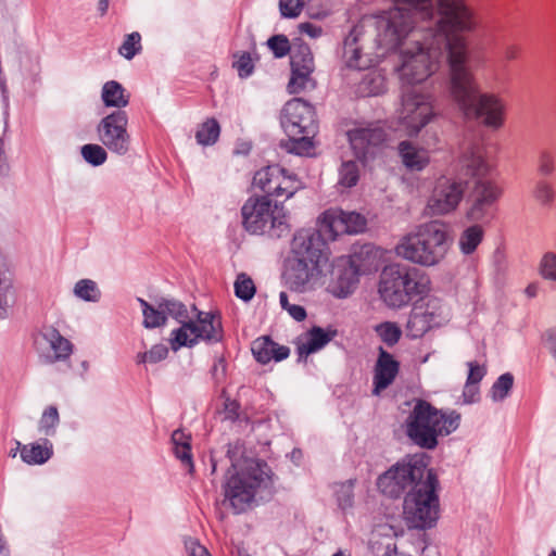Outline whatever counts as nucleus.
Returning <instances> with one entry per match:
<instances>
[{
	"label": "nucleus",
	"instance_id": "obj_26",
	"mask_svg": "<svg viewBox=\"0 0 556 556\" xmlns=\"http://www.w3.org/2000/svg\"><path fill=\"white\" fill-rule=\"evenodd\" d=\"M194 329L203 341L217 342L223 338L220 317L210 312H199L197 314Z\"/></svg>",
	"mask_w": 556,
	"mask_h": 556
},
{
	"label": "nucleus",
	"instance_id": "obj_9",
	"mask_svg": "<svg viewBox=\"0 0 556 556\" xmlns=\"http://www.w3.org/2000/svg\"><path fill=\"white\" fill-rule=\"evenodd\" d=\"M384 33L380 20L377 16L362 17L344 39L342 58L345 65L349 68L358 71L369 68L374 63V59L366 49L367 43L372 39L386 51L396 50V48L403 43L396 42L389 45L383 39Z\"/></svg>",
	"mask_w": 556,
	"mask_h": 556
},
{
	"label": "nucleus",
	"instance_id": "obj_59",
	"mask_svg": "<svg viewBox=\"0 0 556 556\" xmlns=\"http://www.w3.org/2000/svg\"><path fill=\"white\" fill-rule=\"evenodd\" d=\"M490 206V204L475 199L471 207L467 211L466 216L469 220L480 222L486 216Z\"/></svg>",
	"mask_w": 556,
	"mask_h": 556
},
{
	"label": "nucleus",
	"instance_id": "obj_35",
	"mask_svg": "<svg viewBox=\"0 0 556 556\" xmlns=\"http://www.w3.org/2000/svg\"><path fill=\"white\" fill-rule=\"evenodd\" d=\"M315 134H300L295 137H290L286 141H281L280 146L287 152L294 153L298 155H311L314 149L312 137Z\"/></svg>",
	"mask_w": 556,
	"mask_h": 556
},
{
	"label": "nucleus",
	"instance_id": "obj_38",
	"mask_svg": "<svg viewBox=\"0 0 556 556\" xmlns=\"http://www.w3.org/2000/svg\"><path fill=\"white\" fill-rule=\"evenodd\" d=\"M219 132L218 122L215 118H208L200 125L195 132V139L202 146H210L217 141Z\"/></svg>",
	"mask_w": 556,
	"mask_h": 556
},
{
	"label": "nucleus",
	"instance_id": "obj_57",
	"mask_svg": "<svg viewBox=\"0 0 556 556\" xmlns=\"http://www.w3.org/2000/svg\"><path fill=\"white\" fill-rule=\"evenodd\" d=\"M233 67L238 71L240 77H248L252 74L254 65L249 53L244 52L233 62Z\"/></svg>",
	"mask_w": 556,
	"mask_h": 556
},
{
	"label": "nucleus",
	"instance_id": "obj_6",
	"mask_svg": "<svg viewBox=\"0 0 556 556\" xmlns=\"http://www.w3.org/2000/svg\"><path fill=\"white\" fill-rule=\"evenodd\" d=\"M448 251L446 225L431 220L416 227L403 236L396 247L397 256L420 266L431 267L440 264Z\"/></svg>",
	"mask_w": 556,
	"mask_h": 556
},
{
	"label": "nucleus",
	"instance_id": "obj_42",
	"mask_svg": "<svg viewBox=\"0 0 556 556\" xmlns=\"http://www.w3.org/2000/svg\"><path fill=\"white\" fill-rule=\"evenodd\" d=\"M302 188V182L295 175L288 174L282 168L281 178L279 179L278 194L276 198L285 197L286 199L292 197L298 190Z\"/></svg>",
	"mask_w": 556,
	"mask_h": 556
},
{
	"label": "nucleus",
	"instance_id": "obj_20",
	"mask_svg": "<svg viewBox=\"0 0 556 556\" xmlns=\"http://www.w3.org/2000/svg\"><path fill=\"white\" fill-rule=\"evenodd\" d=\"M349 139L357 157L366 159L372 150L381 146L387 138L386 131L378 123L368 124L349 131Z\"/></svg>",
	"mask_w": 556,
	"mask_h": 556
},
{
	"label": "nucleus",
	"instance_id": "obj_37",
	"mask_svg": "<svg viewBox=\"0 0 556 556\" xmlns=\"http://www.w3.org/2000/svg\"><path fill=\"white\" fill-rule=\"evenodd\" d=\"M43 338L49 342L50 348L53 350L56 359L66 358L71 355V342L64 337H62L56 329H48L43 333Z\"/></svg>",
	"mask_w": 556,
	"mask_h": 556
},
{
	"label": "nucleus",
	"instance_id": "obj_24",
	"mask_svg": "<svg viewBox=\"0 0 556 556\" xmlns=\"http://www.w3.org/2000/svg\"><path fill=\"white\" fill-rule=\"evenodd\" d=\"M337 334L336 330H324L320 327H313L296 340V350L300 357L308 356L323 349Z\"/></svg>",
	"mask_w": 556,
	"mask_h": 556
},
{
	"label": "nucleus",
	"instance_id": "obj_60",
	"mask_svg": "<svg viewBox=\"0 0 556 556\" xmlns=\"http://www.w3.org/2000/svg\"><path fill=\"white\" fill-rule=\"evenodd\" d=\"M186 549L188 556H210L208 551L205 546L201 545L195 540H187L186 541Z\"/></svg>",
	"mask_w": 556,
	"mask_h": 556
},
{
	"label": "nucleus",
	"instance_id": "obj_31",
	"mask_svg": "<svg viewBox=\"0 0 556 556\" xmlns=\"http://www.w3.org/2000/svg\"><path fill=\"white\" fill-rule=\"evenodd\" d=\"M101 98L105 106L125 108L129 103V93L115 80L106 81L103 85Z\"/></svg>",
	"mask_w": 556,
	"mask_h": 556
},
{
	"label": "nucleus",
	"instance_id": "obj_44",
	"mask_svg": "<svg viewBox=\"0 0 556 556\" xmlns=\"http://www.w3.org/2000/svg\"><path fill=\"white\" fill-rule=\"evenodd\" d=\"M142 50L141 35L134 31L127 35L118 48V53L127 60H131L137 53Z\"/></svg>",
	"mask_w": 556,
	"mask_h": 556
},
{
	"label": "nucleus",
	"instance_id": "obj_14",
	"mask_svg": "<svg viewBox=\"0 0 556 556\" xmlns=\"http://www.w3.org/2000/svg\"><path fill=\"white\" fill-rule=\"evenodd\" d=\"M468 189L467 181L450 176L439 177L427 199L429 216H447L457 211Z\"/></svg>",
	"mask_w": 556,
	"mask_h": 556
},
{
	"label": "nucleus",
	"instance_id": "obj_12",
	"mask_svg": "<svg viewBox=\"0 0 556 556\" xmlns=\"http://www.w3.org/2000/svg\"><path fill=\"white\" fill-rule=\"evenodd\" d=\"M242 225L250 233L271 231L280 237L288 231L287 215L282 208L273 205L267 197L250 198L241 208Z\"/></svg>",
	"mask_w": 556,
	"mask_h": 556
},
{
	"label": "nucleus",
	"instance_id": "obj_40",
	"mask_svg": "<svg viewBox=\"0 0 556 556\" xmlns=\"http://www.w3.org/2000/svg\"><path fill=\"white\" fill-rule=\"evenodd\" d=\"M139 302L142 306L143 325L146 328H156L165 324L167 317L165 312L160 308V304L157 305V308H154L142 299H139Z\"/></svg>",
	"mask_w": 556,
	"mask_h": 556
},
{
	"label": "nucleus",
	"instance_id": "obj_39",
	"mask_svg": "<svg viewBox=\"0 0 556 556\" xmlns=\"http://www.w3.org/2000/svg\"><path fill=\"white\" fill-rule=\"evenodd\" d=\"M502 195V189L491 180H479L476 186V199L492 205Z\"/></svg>",
	"mask_w": 556,
	"mask_h": 556
},
{
	"label": "nucleus",
	"instance_id": "obj_7",
	"mask_svg": "<svg viewBox=\"0 0 556 556\" xmlns=\"http://www.w3.org/2000/svg\"><path fill=\"white\" fill-rule=\"evenodd\" d=\"M429 282V278L417 268L393 264L381 271L378 292L387 306L401 308L426 294Z\"/></svg>",
	"mask_w": 556,
	"mask_h": 556
},
{
	"label": "nucleus",
	"instance_id": "obj_28",
	"mask_svg": "<svg viewBox=\"0 0 556 556\" xmlns=\"http://www.w3.org/2000/svg\"><path fill=\"white\" fill-rule=\"evenodd\" d=\"M281 174L282 167L278 165H269L261 168L253 177V185L266 193V195L276 197L278 194Z\"/></svg>",
	"mask_w": 556,
	"mask_h": 556
},
{
	"label": "nucleus",
	"instance_id": "obj_62",
	"mask_svg": "<svg viewBox=\"0 0 556 556\" xmlns=\"http://www.w3.org/2000/svg\"><path fill=\"white\" fill-rule=\"evenodd\" d=\"M295 320L302 321L306 318V311L301 305L292 304L287 311Z\"/></svg>",
	"mask_w": 556,
	"mask_h": 556
},
{
	"label": "nucleus",
	"instance_id": "obj_32",
	"mask_svg": "<svg viewBox=\"0 0 556 556\" xmlns=\"http://www.w3.org/2000/svg\"><path fill=\"white\" fill-rule=\"evenodd\" d=\"M484 238V228L480 224L466 227L459 235L458 247L463 254L470 255L476 252Z\"/></svg>",
	"mask_w": 556,
	"mask_h": 556
},
{
	"label": "nucleus",
	"instance_id": "obj_41",
	"mask_svg": "<svg viewBox=\"0 0 556 556\" xmlns=\"http://www.w3.org/2000/svg\"><path fill=\"white\" fill-rule=\"evenodd\" d=\"M377 336L389 346L399 342L402 336L400 326L393 321H383L375 327Z\"/></svg>",
	"mask_w": 556,
	"mask_h": 556
},
{
	"label": "nucleus",
	"instance_id": "obj_5",
	"mask_svg": "<svg viewBox=\"0 0 556 556\" xmlns=\"http://www.w3.org/2000/svg\"><path fill=\"white\" fill-rule=\"evenodd\" d=\"M230 459L231 466L223 485L224 495L236 513H242L271 485V471L265 462L243 455L236 457L235 452Z\"/></svg>",
	"mask_w": 556,
	"mask_h": 556
},
{
	"label": "nucleus",
	"instance_id": "obj_45",
	"mask_svg": "<svg viewBox=\"0 0 556 556\" xmlns=\"http://www.w3.org/2000/svg\"><path fill=\"white\" fill-rule=\"evenodd\" d=\"M74 292L78 298L90 302L99 301L101 295L97 283L90 279L79 280L75 286Z\"/></svg>",
	"mask_w": 556,
	"mask_h": 556
},
{
	"label": "nucleus",
	"instance_id": "obj_21",
	"mask_svg": "<svg viewBox=\"0 0 556 556\" xmlns=\"http://www.w3.org/2000/svg\"><path fill=\"white\" fill-rule=\"evenodd\" d=\"M400 370V363L392 354L379 348L378 359L374 368V394L379 395L381 391L390 387L395 380Z\"/></svg>",
	"mask_w": 556,
	"mask_h": 556
},
{
	"label": "nucleus",
	"instance_id": "obj_2",
	"mask_svg": "<svg viewBox=\"0 0 556 556\" xmlns=\"http://www.w3.org/2000/svg\"><path fill=\"white\" fill-rule=\"evenodd\" d=\"M477 29L441 30L434 25L422 40L414 35L405 38L401 48L400 64L396 68L401 81V88L420 87L440 67L447 53L450 67V92L452 91V64L456 45L463 41L466 50V64L469 63V46L464 34H470Z\"/></svg>",
	"mask_w": 556,
	"mask_h": 556
},
{
	"label": "nucleus",
	"instance_id": "obj_34",
	"mask_svg": "<svg viewBox=\"0 0 556 556\" xmlns=\"http://www.w3.org/2000/svg\"><path fill=\"white\" fill-rule=\"evenodd\" d=\"M190 441V435L185 433L182 430H175L172 434L174 453L176 457L189 469V472L193 469Z\"/></svg>",
	"mask_w": 556,
	"mask_h": 556
},
{
	"label": "nucleus",
	"instance_id": "obj_48",
	"mask_svg": "<svg viewBox=\"0 0 556 556\" xmlns=\"http://www.w3.org/2000/svg\"><path fill=\"white\" fill-rule=\"evenodd\" d=\"M81 155L86 162L93 166L102 165L108 159L105 149L99 144L93 143L85 144L81 148Z\"/></svg>",
	"mask_w": 556,
	"mask_h": 556
},
{
	"label": "nucleus",
	"instance_id": "obj_29",
	"mask_svg": "<svg viewBox=\"0 0 556 556\" xmlns=\"http://www.w3.org/2000/svg\"><path fill=\"white\" fill-rule=\"evenodd\" d=\"M179 324L180 327L172 331L169 339L173 351H178L182 346H192L201 340L194 329V321L192 319Z\"/></svg>",
	"mask_w": 556,
	"mask_h": 556
},
{
	"label": "nucleus",
	"instance_id": "obj_4",
	"mask_svg": "<svg viewBox=\"0 0 556 556\" xmlns=\"http://www.w3.org/2000/svg\"><path fill=\"white\" fill-rule=\"evenodd\" d=\"M328 263V249L320 231L299 230L291 243V256L286 271L290 290L304 293L314 290Z\"/></svg>",
	"mask_w": 556,
	"mask_h": 556
},
{
	"label": "nucleus",
	"instance_id": "obj_15",
	"mask_svg": "<svg viewBox=\"0 0 556 556\" xmlns=\"http://www.w3.org/2000/svg\"><path fill=\"white\" fill-rule=\"evenodd\" d=\"M128 116L125 111H115L98 125L100 141L111 152L125 155L129 151L130 135L127 131Z\"/></svg>",
	"mask_w": 556,
	"mask_h": 556
},
{
	"label": "nucleus",
	"instance_id": "obj_16",
	"mask_svg": "<svg viewBox=\"0 0 556 556\" xmlns=\"http://www.w3.org/2000/svg\"><path fill=\"white\" fill-rule=\"evenodd\" d=\"M281 125L289 137L316 134L314 108L300 98L288 101L282 110Z\"/></svg>",
	"mask_w": 556,
	"mask_h": 556
},
{
	"label": "nucleus",
	"instance_id": "obj_3",
	"mask_svg": "<svg viewBox=\"0 0 556 556\" xmlns=\"http://www.w3.org/2000/svg\"><path fill=\"white\" fill-rule=\"evenodd\" d=\"M454 49L451 97L465 116L480 118L484 126L498 129L505 123V100L494 92H480L475 73L466 64L463 41Z\"/></svg>",
	"mask_w": 556,
	"mask_h": 556
},
{
	"label": "nucleus",
	"instance_id": "obj_19",
	"mask_svg": "<svg viewBox=\"0 0 556 556\" xmlns=\"http://www.w3.org/2000/svg\"><path fill=\"white\" fill-rule=\"evenodd\" d=\"M358 283V270L350 257H340L331 270V280L327 290L336 298L343 299L354 292Z\"/></svg>",
	"mask_w": 556,
	"mask_h": 556
},
{
	"label": "nucleus",
	"instance_id": "obj_13",
	"mask_svg": "<svg viewBox=\"0 0 556 556\" xmlns=\"http://www.w3.org/2000/svg\"><path fill=\"white\" fill-rule=\"evenodd\" d=\"M427 464L422 457H412L407 463H397L378 478V489L390 497L400 496L408 486H415L427 477Z\"/></svg>",
	"mask_w": 556,
	"mask_h": 556
},
{
	"label": "nucleus",
	"instance_id": "obj_36",
	"mask_svg": "<svg viewBox=\"0 0 556 556\" xmlns=\"http://www.w3.org/2000/svg\"><path fill=\"white\" fill-rule=\"evenodd\" d=\"M468 367L469 374L464 390V396L467 402H473L479 391L478 384L483 379L486 370L484 366H481L476 362L468 363Z\"/></svg>",
	"mask_w": 556,
	"mask_h": 556
},
{
	"label": "nucleus",
	"instance_id": "obj_22",
	"mask_svg": "<svg viewBox=\"0 0 556 556\" xmlns=\"http://www.w3.org/2000/svg\"><path fill=\"white\" fill-rule=\"evenodd\" d=\"M459 165L466 169V174L473 178L481 179L485 177L491 166L485 159V151L481 144H468L464 148L459 157Z\"/></svg>",
	"mask_w": 556,
	"mask_h": 556
},
{
	"label": "nucleus",
	"instance_id": "obj_27",
	"mask_svg": "<svg viewBox=\"0 0 556 556\" xmlns=\"http://www.w3.org/2000/svg\"><path fill=\"white\" fill-rule=\"evenodd\" d=\"M399 154L403 164L410 170H422L430 162L428 150L404 140L399 144Z\"/></svg>",
	"mask_w": 556,
	"mask_h": 556
},
{
	"label": "nucleus",
	"instance_id": "obj_51",
	"mask_svg": "<svg viewBox=\"0 0 556 556\" xmlns=\"http://www.w3.org/2000/svg\"><path fill=\"white\" fill-rule=\"evenodd\" d=\"M555 190L551 182L541 180L536 184L534 189V198L542 205H549L555 200Z\"/></svg>",
	"mask_w": 556,
	"mask_h": 556
},
{
	"label": "nucleus",
	"instance_id": "obj_1",
	"mask_svg": "<svg viewBox=\"0 0 556 556\" xmlns=\"http://www.w3.org/2000/svg\"><path fill=\"white\" fill-rule=\"evenodd\" d=\"M393 8L377 15L390 45L403 42L416 28V17L433 21L438 29H478L480 17L471 0H389Z\"/></svg>",
	"mask_w": 556,
	"mask_h": 556
},
{
	"label": "nucleus",
	"instance_id": "obj_11",
	"mask_svg": "<svg viewBox=\"0 0 556 556\" xmlns=\"http://www.w3.org/2000/svg\"><path fill=\"white\" fill-rule=\"evenodd\" d=\"M435 99L422 87L401 88V106L396 112L397 130L407 137L419 132L437 117Z\"/></svg>",
	"mask_w": 556,
	"mask_h": 556
},
{
	"label": "nucleus",
	"instance_id": "obj_8",
	"mask_svg": "<svg viewBox=\"0 0 556 556\" xmlns=\"http://www.w3.org/2000/svg\"><path fill=\"white\" fill-rule=\"evenodd\" d=\"M460 415L442 413L430 403L418 400L410 412L406 426L407 435L424 448H434L439 435H447L459 426Z\"/></svg>",
	"mask_w": 556,
	"mask_h": 556
},
{
	"label": "nucleus",
	"instance_id": "obj_61",
	"mask_svg": "<svg viewBox=\"0 0 556 556\" xmlns=\"http://www.w3.org/2000/svg\"><path fill=\"white\" fill-rule=\"evenodd\" d=\"M300 33L305 34L312 38H316L321 35V28L312 23H301L299 25Z\"/></svg>",
	"mask_w": 556,
	"mask_h": 556
},
{
	"label": "nucleus",
	"instance_id": "obj_17",
	"mask_svg": "<svg viewBox=\"0 0 556 556\" xmlns=\"http://www.w3.org/2000/svg\"><path fill=\"white\" fill-rule=\"evenodd\" d=\"M314 68V58L311 48L303 42L294 45L291 52L292 75L288 84V91L295 94L305 90L309 84L314 87L312 79Z\"/></svg>",
	"mask_w": 556,
	"mask_h": 556
},
{
	"label": "nucleus",
	"instance_id": "obj_50",
	"mask_svg": "<svg viewBox=\"0 0 556 556\" xmlns=\"http://www.w3.org/2000/svg\"><path fill=\"white\" fill-rule=\"evenodd\" d=\"M541 276L551 281H556V253L546 252L540 261Z\"/></svg>",
	"mask_w": 556,
	"mask_h": 556
},
{
	"label": "nucleus",
	"instance_id": "obj_54",
	"mask_svg": "<svg viewBox=\"0 0 556 556\" xmlns=\"http://www.w3.org/2000/svg\"><path fill=\"white\" fill-rule=\"evenodd\" d=\"M514 383V377L510 374L502 375L492 387V396L494 400H503L510 391Z\"/></svg>",
	"mask_w": 556,
	"mask_h": 556
},
{
	"label": "nucleus",
	"instance_id": "obj_10",
	"mask_svg": "<svg viewBox=\"0 0 556 556\" xmlns=\"http://www.w3.org/2000/svg\"><path fill=\"white\" fill-rule=\"evenodd\" d=\"M438 485L437 475L429 470L427 477L406 494L403 519L408 528L424 530L435 525L439 518Z\"/></svg>",
	"mask_w": 556,
	"mask_h": 556
},
{
	"label": "nucleus",
	"instance_id": "obj_43",
	"mask_svg": "<svg viewBox=\"0 0 556 556\" xmlns=\"http://www.w3.org/2000/svg\"><path fill=\"white\" fill-rule=\"evenodd\" d=\"M538 174L543 177H549L556 172L555 153L548 149H543L538 154L536 161Z\"/></svg>",
	"mask_w": 556,
	"mask_h": 556
},
{
	"label": "nucleus",
	"instance_id": "obj_52",
	"mask_svg": "<svg viewBox=\"0 0 556 556\" xmlns=\"http://www.w3.org/2000/svg\"><path fill=\"white\" fill-rule=\"evenodd\" d=\"M168 349L164 344H155L150 351L139 353L137 355V362L141 363H157L167 357Z\"/></svg>",
	"mask_w": 556,
	"mask_h": 556
},
{
	"label": "nucleus",
	"instance_id": "obj_18",
	"mask_svg": "<svg viewBox=\"0 0 556 556\" xmlns=\"http://www.w3.org/2000/svg\"><path fill=\"white\" fill-rule=\"evenodd\" d=\"M366 227V218L356 212L329 208L321 216V228L330 233L331 239L342 233H358Z\"/></svg>",
	"mask_w": 556,
	"mask_h": 556
},
{
	"label": "nucleus",
	"instance_id": "obj_23",
	"mask_svg": "<svg viewBox=\"0 0 556 556\" xmlns=\"http://www.w3.org/2000/svg\"><path fill=\"white\" fill-rule=\"evenodd\" d=\"M430 304L415 306L406 324L407 337L412 339L421 338L433 325L437 324L438 315Z\"/></svg>",
	"mask_w": 556,
	"mask_h": 556
},
{
	"label": "nucleus",
	"instance_id": "obj_58",
	"mask_svg": "<svg viewBox=\"0 0 556 556\" xmlns=\"http://www.w3.org/2000/svg\"><path fill=\"white\" fill-rule=\"evenodd\" d=\"M503 61L510 63L518 61L522 55V47L517 42H507L501 50Z\"/></svg>",
	"mask_w": 556,
	"mask_h": 556
},
{
	"label": "nucleus",
	"instance_id": "obj_47",
	"mask_svg": "<svg viewBox=\"0 0 556 556\" xmlns=\"http://www.w3.org/2000/svg\"><path fill=\"white\" fill-rule=\"evenodd\" d=\"M160 308L165 312V315H169L175 318L178 323L191 319L188 314L187 307L175 300H162L160 302Z\"/></svg>",
	"mask_w": 556,
	"mask_h": 556
},
{
	"label": "nucleus",
	"instance_id": "obj_30",
	"mask_svg": "<svg viewBox=\"0 0 556 556\" xmlns=\"http://www.w3.org/2000/svg\"><path fill=\"white\" fill-rule=\"evenodd\" d=\"M52 454V444L48 440H43L42 443L27 444L21 448L22 459L30 465H41L46 463Z\"/></svg>",
	"mask_w": 556,
	"mask_h": 556
},
{
	"label": "nucleus",
	"instance_id": "obj_25",
	"mask_svg": "<svg viewBox=\"0 0 556 556\" xmlns=\"http://www.w3.org/2000/svg\"><path fill=\"white\" fill-rule=\"evenodd\" d=\"M252 352L257 362L267 364L270 361L279 362L289 356L290 350L279 345L268 337H261L252 343Z\"/></svg>",
	"mask_w": 556,
	"mask_h": 556
},
{
	"label": "nucleus",
	"instance_id": "obj_56",
	"mask_svg": "<svg viewBox=\"0 0 556 556\" xmlns=\"http://www.w3.org/2000/svg\"><path fill=\"white\" fill-rule=\"evenodd\" d=\"M304 0H279V9L283 17H296L301 14Z\"/></svg>",
	"mask_w": 556,
	"mask_h": 556
},
{
	"label": "nucleus",
	"instance_id": "obj_63",
	"mask_svg": "<svg viewBox=\"0 0 556 556\" xmlns=\"http://www.w3.org/2000/svg\"><path fill=\"white\" fill-rule=\"evenodd\" d=\"M280 305L283 309L288 311V307H290L292 304L289 303L288 295L286 292H281L280 296Z\"/></svg>",
	"mask_w": 556,
	"mask_h": 556
},
{
	"label": "nucleus",
	"instance_id": "obj_46",
	"mask_svg": "<svg viewBox=\"0 0 556 556\" xmlns=\"http://www.w3.org/2000/svg\"><path fill=\"white\" fill-rule=\"evenodd\" d=\"M359 178L358 164L355 161L343 162L340 168L339 184L344 187H353Z\"/></svg>",
	"mask_w": 556,
	"mask_h": 556
},
{
	"label": "nucleus",
	"instance_id": "obj_55",
	"mask_svg": "<svg viewBox=\"0 0 556 556\" xmlns=\"http://www.w3.org/2000/svg\"><path fill=\"white\" fill-rule=\"evenodd\" d=\"M267 43L276 58H282L291 50L290 42L285 35H275L268 39Z\"/></svg>",
	"mask_w": 556,
	"mask_h": 556
},
{
	"label": "nucleus",
	"instance_id": "obj_49",
	"mask_svg": "<svg viewBox=\"0 0 556 556\" xmlns=\"http://www.w3.org/2000/svg\"><path fill=\"white\" fill-rule=\"evenodd\" d=\"M235 292L238 298L249 301L255 294V285L248 275L240 274L235 282Z\"/></svg>",
	"mask_w": 556,
	"mask_h": 556
},
{
	"label": "nucleus",
	"instance_id": "obj_53",
	"mask_svg": "<svg viewBox=\"0 0 556 556\" xmlns=\"http://www.w3.org/2000/svg\"><path fill=\"white\" fill-rule=\"evenodd\" d=\"M59 424V412L55 406H49L42 414L39 428L46 434L53 433L54 427Z\"/></svg>",
	"mask_w": 556,
	"mask_h": 556
},
{
	"label": "nucleus",
	"instance_id": "obj_64",
	"mask_svg": "<svg viewBox=\"0 0 556 556\" xmlns=\"http://www.w3.org/2000/svg\"><path fill=\"white\" fill-rule=\"evenodd\" d=\"M548 350L551 354L556 358V338L548 339Z\"/></svg>",
	"mask_w": 556,
	"mask_h": 556
},
{
	"label": "nucleus",
	"instance_id": "obj_33",
	"mask_svg": "<svg viewBox=\"0 0 556 556\" xmlns=\"http://www.w3.org/2000/svg\"><path fill=\"white\" fill-rule=\"evenodd\" d=\"M387 89L386 77L378 70L369 71L358 85V92L364 97L379 96Z\"/></svg>",
	"mask_w": 556,
	"mask_h": 556
}]
</instances>
